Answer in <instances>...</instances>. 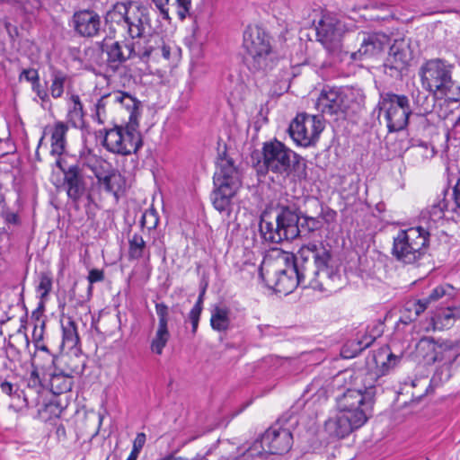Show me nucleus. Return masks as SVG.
<instances>
[{
	"mask_svg": "<svg viewBox=\"0 0 460 460\" xmlns=\"http://www.w3.org/2000/svg\"><path fill=\"white\" fill-rule=\"evenodd\" d=\"M438 316L445 320H449V319L456 318V317L459 316V314H458V310H455V309L448 307L446 311L439 314Z\"/></svg>",
	"mask_w": 460,
	"mask_h": 460,
	"instance_id": "e2e57ef3",
	"label": "nucleus"
},
{
	"mask_svg": "<svg viewBox=\"0 0 460 460\" xmlns=\"http://www.w3.org/2000/svg\"><path fill=\"white\" fill-rule=\"evenodd\" d=\"M415 152L418 155H421L422 156H425L426 158L432 157L435 154L434 148H429L427 145L420 146L415 149Z\"/></svg>",
	"mask_w": 460,
	"mask_h": 460,
	"instance_id": "13d9d810",
	"label": "nucleus"
},
{
	"mask_svg": "<svg viewBox=\"0 0 460 460\" xmlns=\"http://www.w3.org/2000/svg\"><path fill=\"white\" fill-rule=\"evenodd\" d=\"M376 109L378 118L383 115L389 132L404 129L412 113L409 98L394 93H381Z\"/></svg>",
	"mask_w": 460,
	"mask_h": 460,
	"instance_id": "0eeeda50",
	"label": "nucleus"
},
{
	"mask_svg": "<svg viewBox=\"0 0 460 460\" xmlns=\"http://www.w3.org/2000/svg\"><path fill=\"white\" fill-rule=\"evenodd\" d=\"M65 364L66 368L62 370L74 377L75 376L83 374L86 365V359L84 355L75 353L74 355L66 357Z\"/></svg>",
	"mask_w": 460,
	"mask_h": 460,
	"instance_id": "7c9ffc66",
	"label": "nucleus"
},
{
	"mask_svg": "<svg viewBox=\"0 0 460 460\" xmlns=\"http://www.w3.org/2000/svg\"><path fill=\"white\" fill-rule=\"evenodd\" d=\"M52 83L49 88L50 94L53 98L58 99L63 95L65 83L67 75L61 70L55 69L51 73Z\"/></svg>",
	"mask_w": 460,
	"mask_h": 460,
	"instance_id": "e433bc0d",
	"label": "nucleus"
},
{
	"mask_svg": "<svg viewBox=\"0 0 460 460\" xmlns=\"http://www.w3.org/2000/svg\"><path fill=\"white\" fill-rule=\"evenodd\" d=\"M344 33V25L332 17H323L316 26L317 40L328 49L340 47Z\"/></svg>",
	"mask_w": 460,
	"mask_h": 460,
	"instance_id": "dca6fc26",
	"label": "nucleus"
},
{
	"mask_svg": "<svg viewBox=\"0 0 460 460\" xmlns=\"http://www.w3.org/2000/svg\"><path fill=\"white\" fill-rule=\"evenodd\" d=\"M56 359V356L51 352L35 351L32 366L42 370H50L55 366Z\"/></svg>",
	"mask_w": 460,
	"mask_h": 460,
	"instance_id": "4c0bfd02",
	"label": "nucleus"
},
{
	"mask_svg": "<svg viewBox=\"0 0 460 460\" xmlns=\"http://www.w3.org/2000/svg\"><path fill=\"white\" fill-rule=\"evenodd\" d=\"M375 341V337L373 336H364L360 340L353 341L348 343L342 350V353L345 358H353L356 357L358 353H360L365 349L368 348Z\"/></svg>",
	"mask_w": 460,
	"mask_h": 460,
	"instance_id": "2f4dec72",
	"label": "nucleus"
},
{
	"mask_svg": "<svg viewBox=\"0 0 460 460\" xmlns=\"http://www.w3.org/2000/svg\"><path fill=\"white\" fill-rule=\"evenodd\" d=\"M454 295V288L449 284L439 285L433 288L427 297L417 300L420 303L424 309L432 303L438 301L444 297L450 298Z\"/></svg>",
	"mask_w": 460,
	"mask_h": 460,
	"instance_id": "c756f323",
	"label": "nucleus"
},
{
	"mask_svg": "<svg viewBox=\"0 0 460 460\" xmlns=\"http://www.w3.org/2000/svg\"><path fill=\"white\" fill-rule=\"evenodd\" d=\"M200 314H201V312L199 311L198 307L192 308L189 314V319L191 323V327H192L191 332L193 334H195L197 332Z\"/></svg>",
	"mask_w": 460,
	"mask_h": 460,
	"instance_id": "603ef678",
	"label": "nucleus"
},
{
	"mask_svg": "<svg viewBox=\"0 0 460 460\" xmlns=\"http://www.w3.org/2000/svg\"><path fill=\"white\" fill-rule=\"evenodd\" d=\"M110 98L113 104H119L129 111L128 124L137 127V118L139 116V107L141 102L133 95L121 91L111 93Z\"/></svg>",
	"mask_w": 460,
	"mask_h": 460,
	"instance_id": "b1692460",
	"label": "nucleus"
},
{
	"mask_svg": "<svg viewBox=\"0 0 460 460\" xmlns=\"http://www.w3.org/2000/svg\"><path fill=\"white\" fill-rule=\"evenodd\" d=\"M210 323L214 330L219 332L226 331L230 324L228 310L216 307L212 312Z\"/></svg>",
	"mask_w": 460,
	"mask_h": 460,
	"instance_id": "c9c22d12",
	"label": "nucleus"
},
{
	"mask_svg": "<svg viewBox=\"0 0 460 460\" xmlns=\"http://www.w3.org/2000/svg\"><path fill=\"white\" fill-rule=\"evenodd\" d=\"M31 88L32 91L43 102L49 101V96L46 90V87L40 84V80L31 84Z\"/></svg>",
	"mask_w": 460,
	"mask_h": 460,
	"instance_id": "8fccbe9b",
	"label": "nucleus"
},
{
	"mask_svg": "<svg viewBox=\"0 0 460 460\" xmlns=\"http://www.w3.org/2000/svg\"><path fill=\"white\" fill-rule=\"evenodd\" d=\"M171 47L161 40L162 66H167L171 59Z\"/></svg>",
	"mask_w": 460,
	"mask_h": 460,
	"instance_id": "864d4df0",
	"label": "nucleus"
},
{
	"mask_svg": "<svg viewBox=\"0 0 460 460\" xmlns=\"http://www.w3.org/2000/svg\"><path fill=\"white\" fill-rule=\"evenodd\" d=\"M265 443H262V438L256 440L252 445L246 449L243 453L244 460H267L269 456L271 455L269 449L265 448Z\"/></svg>",
	"mask_w": 460,
	"mask_h": 460,
	"instance_id": "72a5a7b5",
	"label": "nucleus"
},
{
	"mask_svg": "<svg viewBox=\"0 0 460 460\" xmlns=\"http://www.w3.org/2000/svg\"><path fill=\"white\" fill-rule=\"evenodd\" d=\"M95 176L101 188L112 193L116 199H119V194L124 192L128 187V181L123 174H105L104 177L95 174Z\"/></svg>",
	"mask_w": 460,
	"mask_h": 460,
	"instance_id": "393cba45",
	"label": "nucleus"
},
{
	"mask_svg": "<svg viewBox=\"0 0 460 460\" xmlns=\"http://www.w3.org/2000/svg\"><path fill=\"white\" fill-rule=\"evenodd\" d=\"M269 452L272 455H282L290 450L293 444L292 433L288 429L278 425L269 428L261 436Z\"/></svg>",
	"mask_w": 460,
	"mask_h": 460,
	"instance_id": "a211bd4d",
	"label": "nucleus"
},
{
	"mask_svg": "<svg viewBox=\"0 0 460 460\" xmlns=\"http://www.w3.org/2000/svg\"><path fill=\"white\" fill-rule=\"evenodd\" d=\"M454 199L456 204V210L460 212V179L457 181L454 187Z\"/></svg>",
	"mask_w": 460,
	"mask_h": 460,
	"instance_id": "680f3d73",
	"label": "nucleus"
},
{
	"mask_svg": "<svg viewBox=\"0 0 460 460\" xmlns=\"http://www.w3.org/2000/svg\"><path fill=\"white\" fill-rule=\"evenodd\" d=\"M103 279L104 273L102 270L98 269H93L89 271L88 280L91 284L102 281Z\"/></svg>",
	"mask_w": 460,
	"mask_h": 460,
	"instance_id": "5fc2aeb1",
	"label": "nucleus"
},
{
	"mask_svg": "<svg viewBox=\"0 0 460 460\" xmlns=\"http://www.w3.org/2000/svg\"><path fill=\"white\" fill-rule=\"evenodd\" d=\"M373 387L366 389L363 394L360 390L348 389L338 398V408L342 411H349L354 414L357 411H363L368 417V411L372 408Z\"/></svg>",
	"mask_w": 460,
	"mask_h": 460,
	"instance_id": "2eb2a0df",
	"label": "nucleus"
},
{
	"mask_svg": "<svg viewBox=\"0 0 460 460\" xmlns=\"http://www.w3.org/2000/svg\"><path fill=\"white\" fill-rule=\"evenodd\" d=\"M217 167L221 172H234L237 169L234 166V160L226 153L219 155L216 162Z\"/></svg>",
	"mask_w": 460,
	"mask_h": 460,
	"instance_id": "37998d69",
	"label": "nucleus"
},
{
	"mask_svg": "<svg viewBox=\"0 0 460 460\" xmlns=\"http://www.w3.org/2000/svg\"><path fill=\"white\" fill-rule=\"evenodd\" d=\"M460 139V127L454 124L452 130L447 134V138Z\"/></svg>",
	"mask_w": 460,
	"mask_h": 460,
	"instance_id": "774afa93",
	"label": "nucleus"
},
{
	"mask_svg": "<svg viewBox=\"0 0 460 460\" xmlns=\"http://www.w3.org/2000/svg\"><path fill=\"white\" fill-rule=\"evenodd\" d=\"M322 222L319 219V217H311L305 215L304 217V223L302 224V227H306L309 232L315 231L322 227Z\"/></svg>",
	"mask_w": 460,
	"mask_h": 460,
	"instance_id": "09e8293b",
	"label": "nucleus"
},
{
	"mask_svg": "<svg viewBox=\"0 0 460 460\" xmlns=\"http://www.w3.org/2000/svg\"><path fill=\"white\" fill-rule=\"evenodd\" d=\"M368 417L363 411H357L354 414L349 411L339 412L329 418L324 423V429L330 437L334 438H343L349 435L354 429L362 427Z\"/></svg>",
	"mask_w": 460,
	"mask_h": 460,
	"instance_id": "ddd939ff",
	"label": "nucleus"
},
{
	"mask_svg": "<svg viewBox=\"0 0 460 460\" xmlns=\"http://www.w3.org/2000/svg\"><path fill=\"white\" fill-rule=\"evenodd\" d=\"M445 208H446V204L443 201L442 203H438V204L432 206L429 213L431 216H437L438 217L440 218L443 217V211H444Z\"/></svg>",
	"mask_w": 460,
	"mask_h": 460,
	"instance_id": "052dcab7",
	"label": "nucleus"
},
{
	"mask_svg": "<svg viewBox=\"0 0 460 460\" xmlns=\"http://www.w3.org/2000/svg\"><path fill=\"white\" fill-rule=\"evenodd\" d=\"M103 52L107 56L106 65L108 68L115 72L128 59L137 57V40L132 43L115 41L111 45H105Z\"/></svg>",
	"mask_w": 460,
	"mask_h": 460,
	"instance_id": "aec40b11",
	"label": "nucleus"
},
{
	"mask_svg": "<svg viewBox=\"0 0 460 460\" xmlns=\"http://www.w3.org/2000/svg\"><path fill=\"white\" fill-rule=\"evenodd\" d=\"M67 130L68 127L62 121L55 123L50 128L52 155H61V153L64 152L66 144V135Z\"/></svg>",
	"mask_w": 460,
	"mask_h": 460,
	"instance_id": "cd10ccee",
	"label": "nucleus"
},
{
	"mask_svg": "<svg viewBox=\"0 0 460 460\" xmlns=\"http://www.w3.org/2000/svg\"><path fill=\"white\" fill-rule=\"evenodd\" d=\"M155 7L160 11L164 19L169 20L170 13L174 12V0H152Z\"/></svg>",
	"mask_w": 460,
	"mask_h": 460,
	"instance_id": "79ce46f5",
	"label": "nucleus"
},
{
	"mask_svg": "<svg viewBox=\"0 0 460 460\" xmlns=\"http://www.w3.org/2000/svg\"><path fill=\"white\" fill-rule=\"evenodd\" d=\"M453 66L441 58H432L424 62L418 75L421 86L436 98L460 100V85H456L452 78Z\"/></svg>",
	"mask_w": 460,
	"mask_h": 460,
	"instance_id": "f03ea898",
	"label": "nucleus"
},
{
	"mask_svg": "<svg viewBox=\"0 0 460 460\" xmlns=\"http://www.w3.org/2000/svg\"><path fill=\"white\" fill-rule=\"evenodd\" d=\"M24 78L26 81L33 84L35 82L40 80L39 73L34 68L23 69L20 75V80Z\"/></svg>",
	"mask_w": 460,
	"mask_h": 460,
	"instance_id": "3c124183",
	"label": "nucleus"
},
{
	"mask_svg": "<svg viewBox=\"0 0 460 460\" xmlns=\"http://www.w3.org/2000/svg\"><path fill=\"white\" fill-rule=\"evenodd\" d=\"M169 339L170 332L168 328L157 327L155 335L151 341V350L157 355H161Z\"/></svg>",
	"mask_w": 460,
	"mask_h": 460,
	"instance_id": "58836bf2",
	"label": "nucleus"
},
{
	"mask_svg": "<svg viewBox=\"0 0 460 460\" xmlns=\"http://www.w3.org/2000/svg\"><path fill=\"white\" fill-rule=\"evenodd\" d=\"M145 443L146 435L144 433H138L134 440L133 450H137V452L139 453Z\"/></svg>",
	"mask_w": 460,
	"mask_h": 460,
	"instance_id": "bf43d9fd",
	"label": "nucleus"
},
{
	"mask_svg": "<svg viewBox=\"0 0 460 460\" xmlns=\"http://www.w3.org/2000/svg\"><path fill=\"white\" fill-rule=\"evenodd\" d=\"M52 288V279L47 273H41L40 277V283L38 285V291L40 292V297H46Z\"/></svg>",
	"mask_w": 460,
	"mask_h": 460,
	"instance_id": "a18cd8bd",
	"label": "nucleus"
},
{
	"mask_svg": "<svg viewBox=\"0 0 460 460\" xmlns=\"http://www.w3.org/2000/svg\"><path fill=\"white\" fill-rule=\"evenodd\" d=\"M141 224L148 229L155 228L158 224V217L154 209L146 210L141 219Z\"/></svg>",
	"mask_w": 460,
	"mask_h": 460,
	"instance_id": "49530a36",
	"label": "nucleus"
},
{
	"mask_svg": "<svg viewBox=\"0 0 460 460\" xmlns=\"http://www.w3.org/2000/svg\"><path fill=\"white\" fill-rule=\"evenodd\" d=\"M243 46L247 54L249 68L254 72H268L276 65L270 37L261 27L248 26L243 32Z\"/></svg>",
	"mask_w": 460,
	"mask_h": 460,
	"instance_id": "7ed1b4c3",
	"label": "nucleus"
},
{
	"mask_svg": "<svg viewBox=\"0 0 460 460\" xmlns=\"http://www.w3.org/2000/svg\"><path fill=\"white\" fill-rule=\"evenodd\" d=\"M175 9L174 12L177 13L179 18L181 20H184L186 18L187 13H189L190 6V0H174Z\"/></svg>",
	"mask_w": 460,
	"mask_h": 460,
	"instance_id": "de8ad7c7",
	"label": "nucleus"
},
{
	"mask_svg": "<svg viewBox=\"0 0 460 460\" xmlns=\"http://www.w3.org/2000/svg\"><path fill=\"white\" fill-rule=\"evenodd\" d=\"M106 21L121 27L132 39L146 40L151 29L148 9L135 3H117Z\"/></svg>",
	"mask_w": 460,
	"mask_h": 460,
	"instance_id": "20e7f679",
	"label": "nucleus"
},
{
	"mask_svg": "<svg viewBox=\"0 0 460 460\" xmlns=\"http://www.w3.org/2000/svg\"><path fill=\"white\" fill-rule=\"evenodd\" d=\"M128 257L130 260H139L146 252V242L142 235L134 234L128 240Z\"/></svg>",
	"mask_w": 460,
	"mask_h": 460,
	"instance_id": "f704fd0d",
	"label": "nucleus"
},
{
	"mask_svg": "<svg viewBox=\"0 0 460 460\" xmlns=\"http://www.w3.org/2000/svg\"><path fill=\"white\" fill-rule=\"evenodd\" d=\"M429 239V233L421 226L401 230L394 238L393 255L402 263L412 264L425 253Z\"/></svg>",
	"mask_w": 460,
	"mask_h": 460,
	"instance_id": "423d86ee",
	"label": "nucleus"
},
{
	"mask_svg": "<svg viewBox=\"0 0 460 460\" xmlns=\"http://www.w3.org/2000/svg\"><path fill=\"white\" fill-rule=\"evenodd\" d=\"M71 22L76 33L82 37L88 38L98 35L102 26L99 13L90 9L75 12Z\"/></svg>",
	"mask_w": 460,
	"mask_h": 460,
	"instance_id": "6ab92c4d",
	"label": "nucleus"
},
{
	"mask_svg": "<svg viewBox=\"0 0 460 460\" xmlns=\"http://www.w3.org/2000/svg\"><path fill=\"white\" fill-rule=\"evenodd\" d=\"M62 345L64 347H67L68 349L75 348L80 341V338L77 332L75 323L71 318H67L66 322H62Z\"/></svg>",
	"mask_w": 460,
	"mask_h": 460,
	"instance_id": "c85d7f7f",
	"label": "nucleus"
},
{
	"mask_svg": "<svg viewBox=\"0 0 460 460\" xmlns=\"http://www.w3.org/2000/svg\"><path fill=\"white\" fill-rule=\"evenodd\" d=\"M4 217L9 224L18 225L20 222L18 215L14 212H6L4 213Z\"/></svg>",
	"mask_w": 460,
	"mask_h": 460,
	"instance_id": "69168bd1",
	"label": "nucleus"
},
{
	"mask_svg": "<svg viewBox=\"0 0 460 460\" xmlns=\"http://www.w3.org/2000/svg\"><path fill=\"white\" fill-rule=\"evenodd\" d=\"M155 312L158 316V327L168 328L169 308L164 303L155 304Z\"/></svg>",
	"mask_w": 460,
	"mask_h": 460,
	"instance_id": "c03bdc74",
	"label": "nucleus"
},
{
	"mask_svg": "<svg viewBox=\"0 0 460 460\" xmlns=\"http://www.w3.org/2000/svg\"><path fill=\"white\" fill-rule=\"evenodd\" d=\"M56 165L62 172H78L76 159L67 154L57 155Z\"/></svg>",
	"mask_w": 460,
	"mask_h": 460,
	"instance_id": "ea45409f",
	"label": "nucleus"
},
{
	"mask_svg": "<svg viewBox=\"0 0 460 460\" xmlns=\"http://www.w3.org/2000/svg\"><path fill=\"white\" fill-rule=\"evenodd\" d=\"M425 311L423 305L417 300L409 301L403 307V312L400 317L399 322L403 324H409L410 323L417 320L419 315Z\"/></svg>",
	"mask_w": 460,
	"mask_h": 460,
	"instance_id": "473e14b6",
	"label": "nucleus"
},
{
	"mask_svg": "<svg viewBox=\"0 0 460 460\" xmlns=\"http://www.w3.org/2000/svg\"><path fill=\"white\" fill-rule=\"evenodd\" d=\"M373 361L380 375H385L400 361V358L389 352L388 348H382L373 355Z\"/></svg>",
	"mask_w": 460,
	"mask_h": 460,
	"instance_id": "bb28decb",
	"label": "nucleus"
},
{
	"mask_svg": "<svg viewBox=\"0 0 460 460\" xmlns=\"http://www.w3.org/2000/svg\"><path fill=\"white\" fill-rule=\"evenodd\" d=\"M308 203L316 208L320 207L321 211L319 213V217L324 220L326 223H332L335 220L337 213L333 209L330 208H323V205L316 199H312L308 201Z\"/></svg>",
	"mask_w": 460,
	"mask_h": 460,
	"instance_id": "a19ab883",
	"label": "nucleus"
},
{
	"mask_svg": "<svg viewBox=\"0 0 460 460\" xmlns=\"http://www.w3.org/2000/svg\"><path fill=\"white\" fill-rule=\"evenodd\" d=\"M259 271L268 288L284 295L299 285L325 289V286L340 279L338 270L332 265L331 248L323 242L304 244L298 257L282 253L274 260L266 259Z\"/></svg>",
	"mask_w": 460,
	"mask_h": 460,
	"instance_id": "f257e3e1",
	"label": "nucleus"
},
{
	"mask_svg": "<svg viewBox=\"0 0 460 460\" xmlns=\"http://www.w3.org/2000/svg\"><path fill=\"white\" fill-rule=\"evenodd\" d=\"M264 214L261 217L260 231L266 241L280 243L283 241H293L299 236V216L296 208L280 206L276 210L274 221H270Z\"/></svg>",
	"mask_w": 460,
	"mask_h": 460,
	"instance_id": "39448f33",
	"label": "nucleus"
},
{
	"mask_svg": "<svg viewBox=\"0 0 460 460\" xmlns=\"http://www.w3.org/2000/svg\"><path fill=\"white\" fill-rule=\"evenodd\" d=\"M74 385V377L62 369L55 368L50 373V390L55 394H61L71 391Z\"/></svg>",
	"mask_w": 460,
	"mask_h": 460,
	"instance_id": "a878e982",
	"label": "nucleus"
},
{
	"mask_svg": "<svg viewBox=\"0 0 460 460\" xmlns=\"http://www.w3.org/2000/svg\"><path fill=\"white\" fill-rule=\"evenodd\" d=\"M63 188L74 202H77L87 190V181L84 174H64Z\"/></svg>",
	"mask_w": 460,
	"mask_h": 460,
	"instance_id": "5701e85b",
	"label": "nucleus"
},
{
	"mask_svg": "<svg viewBox=\"0 0 460 460\" xmlns=\"http://www.w3.org/2000/svg\"><path fill=\"white\" fill-rule=\"evenodd\" d=\"M102 144L110 152L128 155L137 151L142 141L137 126L128 124L125 128L115 127L107 130Z\"/></svg>",
	"mask_w": 460,
	"mask_h": 460,
	"instance_id": "1a4fd4ad",
	"label": "nucleus"
},
{
	"mask_svg": "<svg viewBox=\"0 0 460 460\" xmlns=\"http://www.w3.org/2000/svg\"><path fill=\"white\" fill-rule=\"evenodd\" d=\"M44 326H45V322H40V324H35L34 330L32 332V337H33L34 342L42 341Z\"/></svg>",
	"mask_w": 460,
	"mask_h": 460,
	"instance_id": "6e6d98bb",
	"label": "nucleus"
},
{
	"mask_svg": "<svg viewBox=\"0 0 460 460\" xmlns=\"http://www.w3.org/2000/svg\"><path fill=\"white\" fill-rule=\"evenodd\" d=\"M412 59V51L410 43L405 40H396L390 47L388 56L385 61V73L391 77L402 76L410 61Z\"/></svg>",
	"mask_w": 460,
	"mask_h": 460,
	"instance_id": "4468645a",
	"label": "nucleus"
},
{
	"mask_svg": "<svg viewBox=\"0 0 460 460\" xmlns=\"http://www.w3.org/2000/svg\"><path fill=\"white\" fill-rule=\"evenodd\" d=\"M323 128L319 116L301 113L291 121L288 133L296 144L307 147L316 143Z\"/></svg>",
	"mask_w": 460,
	"mask_h": 460,
	"instance_id": "9b49d317",
	"label": "nucleus"
},
{
	"mask_svg": "<svg viewBox=\"0 0 460 460\" xmlns=\"http://www.w3.org/2000/svg\"><path fill=\"white\" fill-rule=\"evenodd\" d=\"M418 350L423 352L428 361L452 363L460 355V346L451 341H436L431 337L422 338L418 343Z\"/></svg>",
	"mask_w": 460,
	"mask_h": 460,
	"instance_id": "f8f14e48",
	"label": "nucleus"
},
{
	"mask_svg": "<svg viewBox=\"0 0 460 460\" xmlns=\"http://www.w3.org/2000/svg\"><path fill=\"white\" fill-rule=\"evenodd\" d=\"M316 109L325 115H339L348 108L345 94L338 88H324L317 101Z\"/></svg>",
	"mask_w": 460,
	"mask_h": 460,
	"instance_id": "f3484780",
	"label": "nucleus"
},
{
	"mask_svg": "<svg viewBox=\"0 0 460 460\" xmlns=\"http://www.w3.org/2000/svg\"><path fill=\"white\" fill-rule=\"evenodd\" d=\"M215 189L211 194L212 204L220 213L230 215L232 199L242 186L239 174H214Z\"/></svg>",
	"mask_w": 460,
	"mask_h": 460,
	"instance_id": "9d476101",
	"label": "nucleus"
},
{
	"mask_svg": "<svg viewBox=\"0 0 460 460\" xmlns=\"http://www.w3.org/2000/svg\"><path fill=\"white\" fill-rule=\"evenodd\" d=\"M108 104H112L111 99L110 98V93L103 95L101 99L98 100V102L96 103L97 114L99 115L101 113V111H104L105 107Z\"/></svg>",
	"mask_w": 460,
	"mask_h": 460,
	"instance_id": "4d7b16f0",
	"label": "nucleus"
},
{
	"mask_svg": "<svg viewBox=\"0 0 460 460\" xmlns=\"http://www.w3.org/2000/svg\"><path fill=\"white\" fill-rule=\"evenodd\" d=\"M358 38L360 40V47L358 51L351 53V58L355 60L380 54L389 41L386 35L380 33L360 32Z\"/></svg>",
	"mask_w": 460,
	"mask_h": 460,
	"instance_id": "412c9836",
	"label": "nucleus"
},
{
	"mask_svg": "<svg viewBox=\"0 0 460 460\" xmlns=\"http://www.w3.org/2000/svg\"><path fill=\"white\" fill-rule=\"evenodd\" d=\"M161 39L137 40V57L146 63L162 65Z\"/></svg>",
	"mask_w": 460,
	"mask_h": 460,
	"instance_id": "4be33fe9",
	"label": "nucleus"
},
{
	"mask_svg": "<svg viewBox=\"0 0 460 460\" xmlns=\"http://www.w3.org/2000/svg\"><path fill=\"white\" fill-rule=\"evenodd\" d=\"M262 154L263 164L268 172H305L306 170L305 160L279 141L265 143Z\"/></svg>",
	"mask_w": 460,
	"mask_h": 460,
	"instance_id": "6e6552de",
	"label": "nucleus"
},
{
	"mask_svg": "<svg viewBox=\"0 0 460 460\" xmlns=\"http://www.w3.org/2000/svg\"><path fill=\"white\" fill-rule=\"evenodd\" d=\"M1 390L5 394L11 395L13 394V385L7 381H4L1 384Z\"/></svg>",
	"mask_w": 460,
	"mask_h": 460,
	"instance_id": "338daca9",
	"label": "nucleus"
},
{
	"mask_svg": "<svg viewBox=\"0 0 460 460\" xmlns=\"http://www.w3.org/2000/svg\"><path fill=\"white\" fill-rule=\"evenodd\" d=\"M71 101L73 102L74 103V108H73V111L76 114H81L82 113V111H83V104L80 101V98L78 95H72L71 96Z\"/></svg>",
	"mask_w": 460,
	"mask_h": 460,
	"instance_id": "0e129e2a",
	"label": "nucleus"
}]
</instances>
